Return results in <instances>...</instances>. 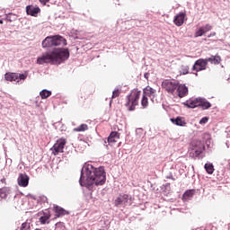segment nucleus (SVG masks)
<instances>
[{"instance_id":"obj_26","label":"nucleus","mask_w":230,"mask_h":230,"mask_svg":"<svg viewBox=\"0 0 230 230\" xmlns=\"http://www.w3.org/2000/svg\"><path fill=\"white\" fill-rule=\"evenodd\" d=\"M4 20L8 22H13V21H17V14L13 13H8L5 14Z\"/></svg>"},{"instance_id":"obj_19","label":"nucleus","mask_w":230,"mask_h":230,"mask_svg":"<svg viewBox=\"0 0 230 230\" xmlns=\"http://www.w3.org/2000/svg\"><path fill=\"white\" fill-rule=\"evenodd\" d=\"M195 195V190L194 189H190V190H187L183 194H182V200L186 201V200H191V199H193V196Z\"/></svg>"},{"instance_id":"obj_10","label":"nucleus","mask_w":230,"mask_h":230,"mask_svg":"<svg viewBox=\"0 0 230 230\" xmlns=\"http://www.w3.org/2000/svg\"><path fill=\"white\" fill-rule=\"evenodd\" d=\"M208 67V61L206 58H199L194 62L191 67V71H196V73H200V71H206Z\"/></svg>"},{"instance_id":"obj_37","label":"nucleus","mask_w":230,"mask_h":230,"mask_svg":"<svg viewBox=\"0 0 230 230\" xmlns=\"http://www.w3.org/2000/svg\"><path fill=\"white\" fill-rule=\"evenodd\" d=\"M203 28L205 33H208V31H211L213 30V26L211 24L207 23L205 26H201Z\"/></svg>"},{"instance_id":"obj_50","label":"nucleus","mask_w":230,"mask_h":230,"mask_svg":"<svg viewBox=\"0 0 230 230\" xmlns=\"http://www.w3.org/2000/svg\"><path fill=\"white\" fill-rule=\"evenodd\" d=\"M4 21L3 19H0V24H4Z\"/></svg>"},{"instance_id":"obj_4","label":"nucleus","mask_w":230,"mask_h":230,"mask_svg":"<svg viewBox=\"0 0 230 230\" xmlns=\"http://www.w3.org/2000/svg\"><path fill=\"white\" fill-rule=\"evenodd\" d=\"M139 98H141V91L137 89L132 90V93L126 96L125 107L129 112L136 111V106L139 105Z\"/></svg>"},{"instance_id":"obj_20","label":"nucleus","mask_w":230,"mask_h":230,"mask_svg":"<svg viewBox=\"0 0 230 230\" xmlns=\"http://www.w3.org/2000/svg\"><path fill=\"white\" fill-rule=\"evenodd\" d=\"M207 63L210 62V64H214L215 66H218L222 62V58L218 55L211 56L210 58H206Z\"/></svg>"},{"instance_id":"obj_1","label":"nucleus","mask_w":230,"mask_h":230,"mask_svg":"<svg viewBox=\"0 0 230 230\" xmlns=\"http://www.w3.org/2000/svg\"><path fill=\"white\" fill-rule=\"evenodd\" d=\"M107 181V172L105 166L94 167V165L84 163L81 169L79 184L82 188H86L88 191H94V186H103Z\"/></svg>"},{"instance_id":"obj_51","label":"nucleus","mask_w":230,"mask_h":230,"mask_svg":"<svg viewBox=\"0 0 230 230\" xmlns=\"http://www.w3.org/2000/svg\"><path fill=\"white\" fill-rule=\"evenodd\" d=\"M110 107H112V100L110 101Z\"/></svg>"},{"instance_id":"obj_47","label":"nucleus","mask_w":230,"mask_h":230,"mask_svg":"<svg viewBox=\"0 0 230 230\" xmlns=\"http://www.w3.org/2000/svg\"><path fill=\"white\" fill-rule=\"evenodd\" d=\"M28 197H30L31 199H32V200H37V197H35V195L28 194Z\"/></svg>"},{"instance_id":"obj_45","label":"nucleus","mask_w":230,"mask_h":230,"mask_svg":"<svg viewBox=\"0 0 230 230\" xmlns=\"http://www.w3.org/2000/svg\"><path fill=\"white\" fill-rule=\"evenodd\" d=\"M149 77H150V73L146 72V73L144 74V78H146V80H148Z\"/></svg>"},{"instance_id":"obj_34","label":"nucleus","mask_w":230,"mask_h":230,"mask_svg":"<svg viewBox=\"0 0 230 230\" xmlns=\"http://www.w3.org/2000/svg\"><path fill=\"white\" fill-rule=\"evenodd\" d=\"M37 202L39 204H46L48 202V197L41 195L37 199Z\"/></svg>"},{"instance_id":"obj_49","label":"nucleus","mask_w":230,"mask_h":230,"mask_svg":"<svg viewBox=\"0 0 230 230\" xmlns=\"http://www.w3.org/2000/svg\"><path fill=\"white\" fill-rule=\"evenodd\" d=\"M72 33H74V35H78V31L77 30H72Z\"/></svg>"},{"instance_id":"obj_42","label":"nucleus","mask_w":230,"mask_h":230,"mask_svg":"<svg viewBox=\"0 0 230 230\" xmlns=\"http://www.w3.org/2000/svg\"><path fill=\"white\" fill-rule=\"evenodd\" d=\"M107 143H109V145H111V143H116V139L111 137V139H109V137H107V140H104V145H107Z\"/></svg>"},{"instance_id":"obj_9","label":"nucleus","mask_w":230,"mask_h":230,"mask_svg":"<svg viewBox=\"0 0 230 230\" xmlns=\"http://www.w3.org/2000/svg\"><path fill=\"white\" fill-rule=\"evenodd\" d=\"M191 149L195 153L196 157H199L200 154L206 150V146L200 140H193L190 143Z\"/></svg>"},{"instance_id":"obj_18","label":"nucleus","mask_w":230,"mask_h":230,"mask_svg":"<svg viewBox=\"0 0 230 230\" xmlns=\"http://www.w3.org/2000/svg\"><path fill=\"white\" fill-rule=\"evenodd\" d=\"M184 107H187V109H197L199 107V97L190 99V101H185L183 103Z\"/></svg>"},{"instance_id":"obj_28","label":"nucleus","mask_w":230,"mask_h":230,"mask_svg":"<svg viewBox=\"0 0 230 230\" xmlns=\"http://www.w3.org/2000/svg\"><path fill=\"white\" fill-rule=\"evenodd\" d=\"M203 35H206V31L202 27H199L194 33L195 38L202 37Z\"/></svg>"},{"instance_id":"obj_8","label":"nucleus","mask_w":230,"mask_h":230,"mask_svg":"<svg viewBox=\"0 0 230 230\" xmlns=\"http://www.w3.org/2000/svg\"><path fill=\"white\" fill-rule=\"evenodd\" d=\"M66 143H67L66 138H61L58 140L50 148V151L52 152L53 155H58V154H63Z\"/></svg>"},{"instance_id":"obj_5","label":"nucleus","mask_w":230,"mask_h":230,"mask_svg":"<svg viewBox=\"0 0 230 230\" xmlns=\"http://www.w3.org/2000/svg\"><path fill=\"white\" fill-rule=\"evenodd\" d=\"M134 197L128 194L120 193L119 197H117L114 200V206L115 208H121V206H132L134 204Z\"/></svg>"},{"instance_id":"obj_52","label":"nucleus","mask_w":230,"mask_h":230,"mask_svg":"<svg viewBox=\"0 0 230 230\" xmlns=\"http://www.w3.org/2000/svg\"><path fill=\"white\" fill-rule=\"evenodd\" d=\"M137 130H143V128H137Z\"/></svg>"},{"instance_id":"obj_22","label":"nucleus","mask_w":230,"mask_h":230,"mask_svg":"<svg viewBox=\"0 0 230 230\" xmlns=\"http://www.w3.org/2000/svg\"><path fill=\"white\" fill-rule=\"evenodd\" d=\"M10 195V189L4 187L0 189V202L1 200H6V198Z\"/></svg>"},{"instance_id":"obj_6","label":"nucleus","mask_w":230,"mask_h":230,"mask_svg":"<svg viewBox=\"0 0 230 230\" xmlns=\"http://www.w3.org/2000/svg\"><path fill=\"white\" fill-rule=\"evenodd\" d=\"M36 64L39 66H44V64H50V66H55V60L53 59V54L50 51H46L42 55L39 56L36 60Z\"/></svg>"},{"instance_id":"obj_35","label":"nucleus","mask_w":230,"mask_h":230,"mask_svg":"<svg viewBox=\"0 0 230 230\" xmlns=\"http://www.w3.org/2000/svg\"><path fill=\"white\" fill-rule=\"evenodd\" d=\"M119 94H121V90H119V88L117 86L112 92L111 98H118Z\"/></svg>"},{"instance_id":"obj_44","label":"nucleus","mask_w":230,"mask_h":230,"mask_svg":"<svg viewBox=\"0 0 230 230\" xmlns=\"http://www.w3.org/2000/svg\"><path fill=\"white\" fill-rule=\"evenodd\" d=\"M215 35H217V32L212 31V32H210V34H208L207 37H208V39H211V37H215Z\"/></svg>"},{"instance_id":"obj_11","label":"nucleus","mask_w":230,"mask_h":230,"mask_svg":"<svg viewBox=\"0 0 230 230\" xmlns=\"http://www.w3.org/2000/svg\"><path fill=\"white\" fill-rule=\"evenodd\" d=\"M18 186L21 188H28L30 184V176L26 172H20L17 178Z\"/></svg>"},{"instance_id":"obj_32","label":"nucleus","mask_w":230,"mask_h":230,"mask_svg":"<svg viewBox=\"0 0 230 230\" xmlns=\"http://www.w3.org/2000/svg\"><path fill=\"white\" fill-rule=\"evenodd\" d=\"M56 230H66V225L64 222H58L55 224Z\"/></svg>"},{"instance_id":"obj_25","label":"nucleus","mask_w":230,"mask_h":230,"mask_svg":"<svg viewBox=\"0 0 230 230\" xmlns=\"http://www.w3.org/2000/svg\"><path fill=\"white\" fill-rule=\"evenodd\" d=\"M51 94H52V92L48 89H43L40 92V96L41 100H48V98H49V96H51Z\"/></svg>"},{"instance_id":"obj_30","label":"nucleus","mask_w":230,"mask_h":230,"mask_svg":"<svg viewBox=\"0 0 230 230\" xmlns=\"http://www.w3.org/2000/svg\"><path fill=\"white\" fill-rule=\"evenodd\" d=\"M26 78H28V71L22 74L17 73V82H19V80H26Z\"/></svg>"},{"instance_id":"obj_55","label":"nucleus","mask_w":230,"mask_h":230,"mask_svg":"<svg viewBox=\"0 0 230 230\" xmlns=\"http://www.w3.org/2000/svg\"><path fill=\"white\" fill-rule=\"evenodd\" d=\"M152 102H154V99H151Z\"/></svg>"},{"instance_id":"obj_27","label":"nucleus","mask_w":230,"mask_h":230,"mask_svg":"<svg viewBox=\"0 0 230 230\" xmlns=\"http://www.w3.org/2000/svg\"><path fill=\"white\" fill-rule=\"evenodd\" d=\"M85 130H89L87 124H81L79 127L74 128V132H85Z\"/></svg>"},{"instance_id":"obj_29","label":"nucleus","mask_w":230,"mask_h":230,"mask_svg":"<svg viewBox=\"0 0 230 230\" xmlns=\"http://www.w3.org/2000/svg\"><path fill=\"white\" fill-rule=\"evenodd\" d=\"M170 190H172V188L170 187V183H165V184L161 186V190L165 195H168V193H170Z\"/></svg>"},{"instance_id":"obj_46","label":"nucleus","mask_w":230,"mask_h":230,"mask_svg":"<svg viewBox=\"0 0 230 230\" xmlns=\"http://www.w3.org/2000/svg\"><path fill=\"white\" fill-rule=\"evenodd\" d=\"M41 4H48L49 3V0H39Z\"/></svg>"},{"instance_id":"obj_56","label":"nucleus","mask_w":230,"mask_h":230,"mask_svg":"<svg viewBox=\"0 0 230 230\" xmlns=\"http://www.w3.org/2000/svg\"><path fill=\"white\" fill-rule=\"evenodd\" d=\"M193 230V229H192Z\"/></svg>"},{"instance_id":"obj_39","label":"nucleus","mask_w":230,"mask_h":230,"mask_svg":"<svg viewBox=\"0 0 230 230\" xmlns=\"http://www.w3.org/2000/svg\"><path fill=\"white\" fill-rule=\"evenodd\" d=\"M209 121V117H203L199 120V125H206Z\"/></svg>"},{"instance_id":"obj_40","label":"nucleus","mask_w":230,"mask_h":230,"mask_svg":"<svg viewBox=\"0 0 230 230\" xmlns=\"http://www.w3.org/2000/svg\"><path fill=\"white\" fill-rule=\"evenodd\" d=\"M40 224H42L43 226L46 225V224H49V219H47L45 217L41 216L40 217Z\"/></svg>"},{"instance_id":"obj_41","label":"nucleus","mask_w":230,"mask_h":230,"mask_svg":"<svg viewBox=\"0 0 230 230\" xmlns=\"http://www.w3.org/2000/svg\"><path fill=\"white\" fill-rule=\"evenodd\" d=\"M60 125H61V127H60ZM53 127H55L56 128H57V127H60V129L64 130V124H62V120H59V121L54 123Z\"/></svg>"},{"instance_id":"obj_13","label":"nucleus","mask_w":230,"mask_h":230,"mask_svg":"<svg viewBox=\"0 0 230 230\" xmlns=\"http://www.w3.org/2000/svg\"><path fill=\"white\" fill-rule=\"evenodd\" d=\"M25 12L27 15H31V17H39V13H40V7L38 5L29 4L25 7Z\"/></svg>"},{"instance_id":"obj_15","label":"nucleus","mask_w":230,"mask_h":230,"mask_svg":"<svg viewBox=\"0 0 230 230\" xmlns=\"http://www.w3.org/2000/svg\"><path fill=\"white\" fill-rule=\"evenodd\" d=\"M186 19V13L180 12L173 18V23L175 26H182L184 24V20Z\"/></svg>"},{"instance_id":"obj_23","label":"nucleus","mask_w":230,"mask_h":230,"mask_svg":"<svg viewBox=\"0 0 230 230\" xmlns=\"http://www.w3.org/2000/svg\"><path fill=\"white\" fill-rule=\"evenodd\" d=\"M155 93H156L155 89L150 86H146L143 89V96H146V98H148V96H152V94H155Z\"/></svg>"},{"instance_id":"obj_17","label":"nucleus","mask_w":230,"mask_h":230,"mask_svg":"<svg viewBox=\"0 0 230 230\" xmlns=\"http://www.w3.org/2000/svg\"><path fill=\"white\" fill-rule=\"evenodd\" d=\"M170 121L172 123V125H176V127H186V119L181 116H178L176 118H171Z\"/></svg>"},{"instance_id":"obj_7","label":"nucleus","mask_w":230,"mask_h":230,"mask_svg":"<svg viewBox=\"0 0 230 230\" xmlns=\"http://www.w3.org/2000/svg\"><path fill=\"white\" fill-rule=\"evenodd\" d=\"M179 81L165 79L162 82V88L165 89L170 94H173L177 91Z\"/></svg>"},{"instance_id":"obj_53","label":"nucleus","mask_w":230,"mask_h":230,"mask_svg":"<svg viewBox=\"0 0 230 230\" xmlns=\"http://www.w3.org/2000/svg\"><path fill=\"white\" fill-rule=\"evenodd\" d=\"M195 75H196V76H199V72H196Z\"/></svg>"},{"instance_id":"obj_24","label":"nucleus","mask_w":230,"mask_h":230,"mask_svg":"<svg viewBox=\"0 0 230 230\" xmlns=\"http://www.w3.org/2000/svg\"><path fill=\"white\" fill-rule=\"evenodd\" d=\"M204 168L208 175H213L215 172V165H213V163L205 164Z\"/></svg>"},{"instance_id":"obj_16","label":"nucleus","mask_w":230,"mask_h":230,"mask_svg":"<svg viewBox=\"0 0 230 230\" xmlns=\"http://www.w3.org/2000/svg\"><path fill=\"white\" fill-rule=\"evenodd\" d=\"M199 100V107L202 109V111H208V109H211L212 104L204 97H198Z\"/></svg>"},{"instance_id":"obj_12","label":"nucleus","mask_w":230,"mask_h":230,"mask_svg":"<svg viewBox=\"0 0 230 230\" xmlns=\"http://www.w3.org/2000/svg\"><path fill=\"white\" fill-rule=\"evenodd\" d=\"M176 92L178 98H186L190 93V89L186 86V84L178 83Z\"/></svg>"},{"instance_id":"obj_36","label":"nucleus","mask_w":230,"mask_h":230,"mask_svg":"<svg viewBox=\"0 0 230 230\" xmlns=\"http://www.w3.org/2000/svg\"><path fill=\"white\" fill-rule=\"evenodd\" d=\"M112 137L113 139H119V132L118 131H111V134L109 135V139Z\"/></svg>"},{"instance_id":"obj_33","label":"nucleus","mask_w":230,"mask_h":230,"mask_svg":"<svg viewBox=\"0 0 230 230\" xmlns=\"http://www.w3.org/2000/svg\"><path fill=\"white\" fill-rule=\"evenodd\" d=\"M180 75H190V66H181V70L180 71Z\"/></svg>"},{"instance_id":"obj_21","label":"nucleus","mask_w":230,"mask_h":230,"mask_svg":"<svg viewBox=\"0 0 230 230\" xmlns=\"http://www.w3.org/2000/svg\"><path fill=\"white\" fill-rule=\"evenodd\" d=\"M4 80H6V82H17V73H13V72L5 73Z\"/></svg>"},{"instance_id":"obj_14","label":"nucleus","mask_w":230,"mask_h":230,"mask_svg":"<svg viewBox=\"0 0 230 230\" xmlns=\"http://www.w3.org/2000/svg\"><path fill=\"white\" fill-rule=\"evenodd\" d=\"M53 209L55 212L56 218H60V217H66L67 215H70V213H71V212H69V210H66V208H64L58 205H54Z\"/></svg>"},{"instance_id":"obj_48","label":"nucleus","mask_w":230,"mask_h":230,"mask_svg":"<svg viewBox=\"0 0 230 230\" xmlns=\"http://www.w3.org/2000/svg\"><path fill=\"white\" fill-rule=\"evenodd\" d=\"M166 179H172V181H175V178H173V175L172 173H170V175L167 176Z\"/></svg>"},{"instance_id":"obj_2","label":"nucleus","mask_w":230,"mask_h":230,"mask_svg":"<svg viewBox=\"0 0 230 230\" xmlns=\"http://www.w3.org/2000/svg\"><path fill=\"white\" fill-rule=\"evenodd\" d=\"M67 46V40L60 34L47 36L41 42L43 49H49V48H57V46Z\"/></svg>"},{"instance_id":"obj_38","label":"nucleus","mask_w":230,"mask_h":230,"mask_svg":"<svg viewBox=\"0 0 230 230\" xmlns=\"http://www.w3.org/2000/svg\"><path fill=\"white\" fill-rule=\"evenodd\" d=\"M31 226L30 224H28V222H24L22 224L20 230H30Z\"/></svg>"},{"instance_id":"obj_54","label":"nucleus","mask_w":230,"mask_h":230,"mask_svg":"<svg viewBox=\"0 0 230 230\" xmlns=\"http://www.w3.org/2000/svg\"><path fill=\"white\" fill-rule=\"evenodd\" d=\"M15 197H17L16 195L13 196V198L15 199Z\"/></svg>"},{"instance_id":"obj_3","label":"nucleus","mask_w":230,"mask_h":230,"mask_svg":"<svg viewBox=\"0 0 230 230\" xmlns=\"http://www.w3.org/2000/svg\"><path fill=\"white\" fill-rule=\"evenodd\" d=\"M51 52L55 66L64 64L71 57L69 48H54Z\"/></svg>"},{"instance_id":"obj_43","label":"nucleus","mask_w":230,"mask_h":230,"mask_svg":"<svg viewBox=\"0 0 230 230\" xmlns=\"http://www.w3.org/2000/svg\"><path fill=\"white\" fill-rule=\"evenodd\" d=\"M42 217L49 220L51 218V214L49 212H43Z\"/></svg>"},{"instance_id":"obj_31","label":"nucleus","mask_w":230,"mask_h":230,"mask_svg":"<svg viewBox=\"0 0 230 230\" xmlns=\"http://www.w3.org/2000/svg\"><path fill=\"white\" fill-rule=\"evenodd\" d=\"M141 105L143 109H146V107H148V97H146L145 95L142 96Z\"/></svg>"}]
</instances>
